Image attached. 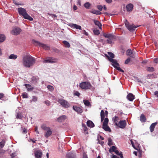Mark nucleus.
Returning <instances> with one entry per match:
<instances>
[{"instance_id": "obj_1", "label": "nucleus", "mask_w": 158, "mask_h": 158, "mask_svg": "<svg viewBox=\"0 0 158 158\" xmlns=\"http://www.w3.org/2000/svg\"><path fill=\"white\" fill-rule=\"evenodd\" d=\"M35 58L31 55L27 54L24 56L23 58V65L26 67L29 68L32 66L35 63Z\"/></svg>"}, {"instance_id": "obj_2", "label": "nucleus", "mask_w": 158, "mask_h": 158, "mask_svg": "<svg viewBox=\"0 0 158 158\" xmlns=\"http://www.w3.org/2000/svg\"><path fill=\"white\" fill-rule=\"evenodd\" d=\"M18 11L19 15L22 16L24 19L31 21L33 20V19L27 13L25 9L22 7L19 8H18Z\"/></svg>"}, {"instance_id": "obj_3", "label": "nucleus", "mask_w": 158, "mask_h": 158, "mask_svg": "<svg viewBox=\"0 0 158 158\" xmlns=\"http://www.w3.org/2000/svg\"><path fill=\"white\" fill-rule=\"evenodd\" d=\"M41 127L42 129L45 131L44 136L46 138H48L51 135L52 133V129L49 127L47 126L45 124H43Z\"/></svg>"}, {"instance_id": "obj_4", "label": "nucleus", "mask_w": 158, "mask_h": 158, "mask_svg": "<svg viewBox=\"0 0 158 158\" xmlns=\"http://www.w3.org/2000/svg\"><path fill=\"white\" fill-rule=\"evenodd\" d=\"M57 101L64 108H68L71 106L70 104L67 101L63 99H58Z\"/></svg>"}, {"instance_id": "obj_5", "label": "nucleus", "mask_w": 158, "mask_h": 158, "mask_svg": "<svg viewBox=\"0 0 158 158\" xmlns=\"http://www.w3.org/2000/svg\"><path fill=\"white\" fill-rule=\"evenodd\" d=\"M109 58V60L112 63V65L117 70L121 72H124V71L122 70L119 67V64L117 63V61L113 59Z\"/></svg>"}, {"instance_id": "obj_6", "label": "nucleus", "mask_w": 158, "mask_h": 158, "mask_svg": "<svg viewBox=\"0 0 158 158\" xmlns=\"http://www.w3.org/2000/svg\"><path fill=\"white\" fill-rule=\"evenodd\" d=\"M80 87L82 89H87L90 88L92 86L90 83L88 82H84L81 83Z\"/></svg>"}, {"instance_id": "obj_7", "label": "nucleus", "mask_w": 158, "mask_h": 158, "mask_svg": "<svg viewBox=\"0 0 158 158\" xmlns=\"http://www.w3.org/2000/svg\"><path fill=\"white\" fill-rule=\"evenodd\" d=\"M108 119L107 118H106L104 119L103 123L102 128L106 131L110 132L111 130L107 125L108 123Z\"/></svg>"}, {"instance_id": "obj_8", "label": "nucleus", "mask_w": 158, "mask_h": 158, "mask_svg": "<svg viewBox=\"0 0 158 158\" xmlns=\"http://www.w3.org/2000/svg\"><path fill=\"white\" fill-rule=\"evenodd\" d=\"M22 31L21 29L18 27H15L12 28V30L10 31V33L14 35H17L20 34Z\"/></svg>"}, {"instance_id": "obj_9", "label": "nucleus", "mask_w": 158, "mask_h": 158, "mask_svg": "<svg viewBox=\"0 0 158 158\" xmlns=\"http://www.w3.org/2000/svg\"><path fill=\"white\" fill-rule=\"evenodd\" d=\"M33 43L36 46L41 47L47 50L49 49V47L44 44H42L37 41L33 40H32Z\"/></svg>"}, {"instance_id": "obj_10", "label": "nucleus", "mask_w": 158, "mask_h": 158, "mask_svg": "<svg viewBox=\"0 0 158 158\" xmlns=\"http://www.w3.org/2000/svg\"><path fill=\"white\" fill-rule=\"evenodd\" d=\"M126 22L125 23V25L128 30L130 31H132L135 30L138 26H135L134 24L130 25L127 20H126Z\"/></svg>"}, {"instance_id": "obj_11", "label": "nucleus", "mask_w": 158, "mask_h": 158, "mask_svg": "<svg viewBox=\"0 0 158 158\" xmlns=\"http://www.w3.org/2000/svg\"><path fill=\"white\" fill-rule=\"evenodd\" d=\"M126 125V120H123L119 121L116 126H118L120 128L123 129L125 127Z\"/></svg>"}, {"instance_id": "obj_12", "label": "nucleus", "mask_w": 158, "mask_h": 158, "mask_svg": "<svg viewBox=\"0 0 158 158\" xmlns=\"http://www.w3.org/2000/svg\"><path fill=\"white\" fill-rule=\"evenodd\" d=\"M58 60L57 59L53 58L51 57H48L46 60L43 61V62L46 63H56L57 62Z\"/></svg>"}, {"instance_id": "obj_13", "label": "nucleus", "mask_w": 158, "mask_h": 158, "mask_svg": "<svg viewBox=\"0 0 158 158\" xmlns=\"http://www.w3.org/2000/svg\"><path fill=\"white\" fill-rule=\"evenodd\" d=\"M36 158H41L42 153L41 151L39 150H34V151Z\"/></svg>"}, {"instance_id": "obj_14", "label": "nucleus", "mask_w": 158, "mask_h": 158, "mask_svg": "<svg viewBox=\"0 0 158 158\" xmlns=\"http://www.w3.org/2000/svg\"><path fill=\"white\" fill-rule=\"evenodd\" d=\"M73 109L78 114H81L83 112L82 109L80 107L73 106Z\"/></svg>"}, {"instance_id": "obj_15", "label": "nucleus", "mask_w": 158, "mask_h": 158, "mask_svg": "<svg viewBox=\"0 0 158 158\" xmlns=\"http://www.w3.org/2000/svg\"><path fill=\"white\" fill-rule=\"evenodd\" d=\"M69 26L72 28H75L77 29L81 30V26L73 23H70Z\"/></svg>"}, {"instance_id": "obj_16", "label": "nucleus", "mask_w": 158, "mask_h": 158, "mask_svg": "<svg viewBox=\"0 0 158 158\" xmlns=\"http://www.w3.org/2000/svg\"><path fill=\"white\" fill-rule=\"evenodd\" d=\"M127 98L130 101H132L135 98V96L131 93H129L127 96Z\"/></svg>"}, {"instance_id": "obj_17", "label": "nucleus", "mask_w": 158, "mask_h": 158, "mask_svg": "<svg viewBox=\"0 0 158 158\" xmlns=\"http://www.w3.org/2000/svg\"><path fill=\"white\" fill-rule=\"evenodd\" d=\"M67 158H76L75 154L74 152H69L67 154Z\"/></svg>"}, {"instance_id": "obj_18", "label": "nucleus", "mask_w": 158, "mask_h": 158, "mask_svg": "<svg viewBox=\"0 0 158 158\" xmlns=\"http://www.w3.org/2000/svg\"><path fill=\"white\" fill-rule=\"evenodd\" d=\"M24 86L27 89L28 91H31L34 89V87L31 86L30 85L28 84H25Z\"/></svg>"}, {"instance_id": "obj_19", "label": "nucleus", "mask_w": 158, "mask_h": 158, "mask_svg": "<svg viewBox=\"0 0 158 158\" xmlns=\"http://www.w3.org/2000/svg\"><path fill=\"white\" fill-rule=\"evenodd\" d=\"M66 118V116L65 115H62L59 117L57 119L58 122H61L64 121Z\"/></svg>"}, {"instance_id": "obj_20", "label": "nucleus", "mask_w": 158, "mask_h": 158, "mask_svg": "<svg viewBox=\"0 0 158 158\" xmlns=\"http://www.w3.org/2000/svg\"><path fill=\"white\" fill-rule=\"evenodd\" d=\"M133 5L131 4H129L127 5L126 8L127 11H130L133 9Z\"/></svg>"}, {"instance_id": "obj_21", "label": "nucleus", "mask_w": 158, "mask_h": 158, "mask_svg": "<svg viewBox=\"0 0 158 158\" xmlns=\"http://www.w3.org/2000/svg\"><path fill=\"white\" fill-rule=\"evenodd\" d=\"M112 120L115 123V125H116L118 123V122L119 120V118L117 116H115L113 118Z\"/></svg>"}, {"instance_id": "obj_22", "label": "nucleus", "mask_w": 158, "mask_h": 158, "mask_svg": "<svg viewBox=\"0 0 158 158\" xmlns=\"http://www.w3.org/2000/svg\"><path fill=\"white\" fill-rule=\"evenodd\" d=\"M103 35L104 37H105L106 38H112V37H114V36H115L114 35L111 34H106L104 33L103 34Z\"/></svg>"}, {"instance_id": "obj_23", "label": "nucleus", "mask_w": 158, "mask_h": 158, "mask_svg": "<svg viewBox=\"0 0 158 158\" xmlns=\"http://www.w3.org/2000/svg\"><path fill=\"white\" fill-rule=\"evenodd\" d=\"M157 123L156 122L152 123L150 127V131L151 132H152L155 128V126L157 124Z\"/></svg>"}, {"instance_id": "obj_24", "label": "nucleus", "mask_w": 158, "mask_h": 158, "mask_svg": "<svg viewBox=\"0 0 158 158\" xmlns=\"http://www.w3.org/2000/svg\"><path fill=\"white\" fill-rule=\"evenodd\" d=\"M87 124L88 127H93L94 126V124L93 122L90 120H89L87 121Z\"/></svg>"}, {"instance_id": "obj_25", "label": "nucleus", "mask_w": 158, "mask_h": 158, "mask_svg": "<svg viewBox=\"0 0 158 158\" xmlns=\"http://www.w3.org/2000/svg\"><path fill=\"white\" fill-rule=\"evenodd\" d=\"M94 22L96 25L98 26L99 28L101 29L102 28V24L98 21L94 20Z\"/></svg>"}, {"instance_id": "obj_26", "label": "nucleus", "mask_w": 158, "mask_h": 158, "mask_svg": "<svg viewBox=\"0 0 158 158\" xmlns=\"http://www.w3.org/2000/svg\"><path fill=\"white\" fill-rule=\"evenodd\" d=\"M115 39V36H114V37H112V38H108L107 40V43L109 44H112Z\"/></svg>"}, {"instance_id": "obj_27", "label": "nucleus", "mask_w": 158, "mask_h": 158, "mask_svg": "<svg viewBox=\"0 0 158 158\" xmlns=\"http://www.w3.org/2000/svg\"><path fill=\"white\" fill-rule=\"evenodd\" d=\"M17 58V56L14 54H11L10 55L9 57V58L10 59L15 60Z\"/></svg>"}, {"instance_id": "obj_28", "label": "nucleus", "mask_w": 158, "mask_h": 158, "mask_svg": "<svg viewBox=\"0 0 158 158\" xmlns=\"http://www.w3.org/2000/svg\"><path fill=\"white\" fill-rule=\"evenodd\" d=\"M140 120L142 122H145L146 121V119L145 116L143 114H142L140 117Z\"/></svg>"}, {"instance_id": "obj_29", "label": "nucleus", "mask_w": 158, "mask_h": 158, "mask_svg": "<svg viewBox=\"0 0 158 158\" xmlns=\"http://www.w3.org/2000/svg\"><path fill=\"white\" fill-rule=\"evenodd\" d=\"M114 152L117 155L120 156V158H123V156L122 152H119V151L118 150H116Z\"/></svg>"}, {"instance_id": "obj_30", "label": "nucleus", "mask_w": 158, "mask_h": 158, "mask_svg": "<svg viewBox=\"0 0 158 158\" xmlns=\"http://www.w3.org/2000/svg\"><path fill=\"white\" fill-rule=\"evenodd\" d=\"M90 12L94 14L99 15H101L102 14V13L99 11L95 10H93Z\"/></svg>"}, {"instance_id": "obj_31", "label": "nucleus", "mask_w": 158, "mask_h": 158, "mask_svg": "<svg viewBox=\"0 0 158 158\" xmlns=\"http://www.w3.org/2000/svg\"><path fill=\"white\" fill-rule=\"evenodd\" d=\"M101 121L102 122L105 118V113L104 111L102 110L101 112Z\"/></svg>"}, {"instance_id": "obj_32", "label": "nucleus", "mask_w": 158, "mask_h": 158, "mask_svg": "<svg viewBox=\"0 0 158 158\" xmlns=\"http://www.w3.org/2000/svg\"><path fill=\"white\" fill-rule=\"evenodd\" d=\"M117 148L114 146H113L109 149V152L110 153H112V152H114L116 150Z\"/></svg>"}, {"instance_id": "obj_33", "label": "nucleus", "mask_w": 158, "mask_h": 158, "mask_svg": "<svg viewBox=\"0 0 158 158\" xmlns=\"http://www.w3.org/2000/svg\"><path fill=\"white\" fill-rule=\"evenodd\" d=\"M84 104L86 106H90V103L89 102L86 100H84L83 101Z\"/></svg>"}, {"instance_id": "obj_34", "label": "nucleus", "mask_w": 158, "mask_h": 158, "mask_svg": "<svg viewBox=\"0 0 158 158\" xmlns=\"http://www.w3.org/2000/svg\"><path fill=\"white\" fill-rule=\"evenodd\" d=\"M63 43L65 47L69 48L70 47V44L69 42L66 41H63Z\"/></svg>"}, {"instance_id": "obj_35", "label": "nucleus", "mask_w": 158, "mask_h": 158, "mask_svg": "<svg viewBox=\"0 0 158 158\" xmlns=\"http://www.w3.org/2000/svg\"><path fill=\"white\" fill-rule=\"evenodd\" d=\"M126 53H127V55L128 56H130L131 57H134L133 56H132L131 55V54L133 53V52L131 49H128Z\"/></svg>"}, {"instance_id": "obj_36", "label": "nucleus", "mask_w": 158, "mask_h": 158, "mask_svg": "<svg viewBox=\"0 0 158 158\" xmlns=\"http://www.w3.org/2000/svg\"><path fill=\"white\" fill-rule=\"evenodd\" d=\"M6 37L3 34L0 35V42H2L5 40Z\"/></svg>"}, {"instance_id": "obj_37", "label": "nucleus", "mask_w": 158, "mask_h": 158, "mask_svg": "<svg viewBox=\"0 0 158 158\" xmlns=\"http://www.w3.org/2000/svg\"><path fill=\"white\" fill-rule=\"evenodd\" d=\"M108 53L109 55V56H107V57L108 59H109V58H110L113 59L112 58H114V55L113 53H112L111 52H108Z\"/></svg>"}, {"instance_id": "obj_38", "label": "nucleus", "mask_w": 158, "mask_h": 158, "mask_svg": "<svg viewBox=\"0 0 158 158\" xmlns=\"http://www.w3.org/2000/svg\"><path fill=\"white\" fill-rule=\"evenodd\" d=\"M38 98L37 97L34 96L32 97V99L31 100V102H35L37 101Z\"/></svg>"}, {"instance_id": "obj_39", "label": "nucleus", "mask_w": 158, "mask_h": 158, "mask_svg": "<svg viewBox=\"0 0 158 158\" xmlns=\"http://www.w3.org/2000/svg\"><path fill=\"white\" fill-rule=\"evenodd\" d=\"M90 6V4L89 2H87L84 4V7L86 9H88Z\"/></svg>"}, {"instance_id": "obj_40", "label": "nucleus", "mask_w": 158, "mask_h": 158, "mask_svg": "<svg viewBox=\"0 0 158 158\" xmlns=\"http://www.w3.org/2000/svg\"><path fill=\"white\" fill-rule=\"evenodd\" d=\"M108 145L110 146L111 145H113V142H112V140L111 138H109L108 139Z\"/></svg>"}, {"instance_id": "obj_41", "label": "nucleus", "mask_w": 158, "mask_h": 158, "mask_svg": "<svg viewBox=\"0 0 158 158\" xmlns=\"http://www.w3.org/2000/svg\"><path fill=\"white\" fill-rule=\"evenodd\" d=\"M22 96V97L24 98H28V94L26 92L23 93Z\"/></svg>"}, {"instance_id": "obj_42", "label": "nucleus", "mask_w": 158, "mask_h": 158, "mask_svg": "<svg viewBox=\"0 0 158 158\" xmlns=\"http://www.w3.org/2000/svg\"><path fill=\"white\" fill-rule=\"evenodd\" d=\"M5 143V141L4 140H2L0 142V148H1L4 147Z\"/></svg>"}, {"instance_id": "obj_43", "label": "nucleus", "mask_w": 158, "mask_h": 158, "mask_svg": "<svg viewBox=\"0 0 158 158\" xmlns=\"http://www.w3.org/2000/svg\"><path fill=\"white\" fill-rule=\"evenodd\" d=\"M47 87L48 89L50 91H52L54 90L53 87L51 85H48L47 86Z\"/></svg>"}, {"instance_id": "obj_44", "label": "nucleus", "mask_w": 158, "mask_h": 158, "mask_svg": "<svg viewBox=\"0 0 158 158\" xmlns=\"http://www.w3.org/2000/svg\"><path fill=\"white\" fill-rule=\"evenodd\" d=\"M93 32L95 35H98L100 34L99 31L98 30L94 29L93 31Z\"/></svg>"}, {"instance_id": "obj_45", "label": "nucleus", "mask_w": 158, "mask_h": 158, "mask_svg": "<svg viewBox=\"0 0 158 158\" xmlns=\"http://www.w3.org/2000/svg\"><path fill=\"white\" fill-rule=\"evenodd\" d=\"M147 70L149 72H153L154 71V69L153 67H148L147 68Z\"/></svg>"}, {"instance_id": "obj_46", "label": "nucleus", "mask_w": 158, "mask_h": 158, "mask_svg": "<svg viewBox=\"0 0 158 158\" xmlns=\"http://www.w3.org/2000/svg\"><path fill=\"white\" fill-rule=\"evenodd\" d=\"M38 80V79L37 78H36L34 77H32V83H36L37 81Z\"/></svg>"}, {"instance_id": "obj_47", "label": "nucleus", "mask_w": 158, "mask_h": 158, "mask_svg": "<svg viewBox=\"0 0 158 158\" xmlns=\"http://www.w3.org/2000/svg\"><path fill=\"white\" fill-rule=\"evenodd\" d=\"M14 3L17 5H23V4H21L20 2H18L16 1H14Z\"/></svg>"}, {"instance_id": "obj_48", "label": "nucleus", "mask_w": 158, "mask_h": 158, "mask_svg": "<svg viewBox=\"0 0 158 158\" xmlns=\"http://www.w3.org/2000/svg\"><path fill=\"white\" fill-rule=\"evenodd\" d=\"M22 117V114L20 113H18L17 115V118L21 119Z\"/></svg>"}, {"instance_id": "obj_49", "label": "nucleus", "mask_w": 158, "mask_h": 158, "mask_svg": "<svg viewBox=\"0 0 158 158\" xmlns=\"http://www.w3.org/2000/svg\"><path fill=\"white\" fill-rule=\"evenodd\" d=\"M80 93L78 91H76L74 94V95L78 97H79L80 96Z\"/></svg>"}, {"instance_id": "obj_50", "label": "nucleus", "mask_w": 158, "mask_h": 158, "mask_svg": "<svg viewBox=\"0 0 158 158\" xmlns=\"http://www.w3.org/2000/svg\"><path fill=\"white\" fill-rule=\"evenodd\" d=\"M16 155V153L15 152L14 153H12L10 154V156L11 158H13L14 157H15Z\"/></svg>"}, {"instance_id": "obj_51", "label": "nucleus", "mask_w": 158, "mask_h": 158, "mask_svg": "<svg viewBox=\"0 0 158 158\" xmlns=\"http://www.w3.org/2000/svg\"><path fill=\"white\" fill-rule=\"evenodd\" d=\"M98 9L100 11H101L103 8V7L102 6H98L97 7Z\"/></svg>"}, {"instance_id": "obj_52", "label": "nucleus", "mask_w": 158, "mask_h": 158, "mask_svg": "<svg viewBox=\"0 0 158 158\" xmlns=\"http://www.w3.org/2000/svg\"><path fill=\"white\" fill-rule=\"evenodd\" d=\"M44 103L47 106H49L50 104V102L48 100L46 101Z\"/></svg>"}, {"instance_id": "obj_53", "label": "nucleus", "mask_w": 158, "mask_h": 158, "mask_svg": "<svg viewBox=\"0 0 158 158\" xmlns=\"http://www.w3.org/2000/svg\"><path fill=\"white\" fill-rule=\"evenodd\" d=\"M130 58H127L125 61V64H127L130 61Z\"/></svg>"}, {"instance_id": "obj_54", "label": "nucleus", "mask_w": 158, "mask_h": 158, "mask_svg": "<svg viewBox=\"0 0 158 158\" xmlns=\"http://www.w3.org/2000/svg\"><path fill=\"white\" fill-rule=\"evenodd\" d=\"M77 5L79 6H81V1L80 0H77Z\"/></svg>"}, {"instance_id": "obj_55", "label": "nucleus", "mask_w": 158, "mask_h": 158, "mask_svg": "<svg viewBox=\"0 0 158 158\" xmlns=\"http://www.w3.org/2000/svg\"><path fill=\"white\" fill-rule=\"evenodd\" d=\"M35 131L36 132V133L37 134H39V132L38 130V127H37V126L35 127Z\"/></svg>"}, {"instance_id": "obj_56", "label": "nucleus", "mask_w": 158, "mask_h": 158, "mask_svg": "<svg viewBox=\"0 0 158 158\" xmlns=\"http://www.w3.org/2000/svg\"><path fill=\"white\" fill-rule=\"evenodd\" d=\"M83 33L86 35H88V32L86 31L85 30H84L83 31Z\"/></svg>"}, {"instance_id": "obj_57", "label": "nucleus", "mask_w": 158, "mask_h": 158, "mask_svg": "<svg viewBox=\"0 0 158 158\" xmlns=\"http://www.w3.org/2000/svg\"><path fill=\"white\" fill-rule=\"evenodd\" d=\"M83 158H88L86 154L85 153L83 154Z\"/></svg>"}, {"instance_id": "obj_58", "label": "nucleus", "mask_w": 158, "mask_h": 158, "mask_svg": "<svg viewBox=\"0 0 158 158\" xmlns=\"http://www.w3.org/2000/svg\"><path fill=\"white\" fill-rule=\"evenodd\" d=\"M154 94L156 95L157 97L158 98V91H156L154 92Z\"/></svg>"}, {"instance_id": "obj_59", "label": "nucleus", "mask_w": 158, "mask_h": 158, "mask_svg": "<svg viewBox=\"0 0 158 158\" xmlns=\"http://www.w3.org/2000/svg\"><path fill=\"white\" fill-rule=\"evenodd\" d=\"M111 158H118V157L115 155H112L111 156Z\"/></svg>"}, {"instance_id": "obj_60", "label": "nucleus", "mask_w": 158, "mask_h": 158, "mask_svg": "<svg viewBox=\"0 0 158 158\" xmlns=\"http://www.w3.org/2000/svg\"><path fill=\"white\" fill-rule=\"evenodd\" d=\"M154 62L156 63H158V58L155 59H154Z\"/></svg>"}, {"instance_id": "obj_61", "label": "nucleus", "mask_w": 158, "mask_h": 158, "mask_svg": "<svg viewBox=\"0 0 158 158\" xmlns=\"http://www.w3.org/2000/svg\"><path fill=\"white\" fill-rule=\"evenodd\" d=\"M135 81L136 82H141V80H140L139 79H138V78L135 79Z\"/></svg>"}, {"instance_id": "obj_62", "label": "nucleus", "mask_w": 158, "mask_h": 158, "mask_svg": "<svg viewBox=\"0 0 158 158\" xmlns=\"http://www.w3.org/2000/svg\"><path fill=\"white\" fill-rule=\"evenodd\" d=\"M27 130L26 129H24L23 130V133H27Z\"/></svg>"}, {"instance_id": "obj_63", "label": "nucleus", "mask_w": 158, "mask_h": 158, "mask_svg": "<svg viewBox=\"0 0 158 158\" xmlns=\"http://www.w3.org/2000/svg\"><path fill=\"white\" fill-rule=\"evenodd\" d=\"M73 9L74 10H76L77 9V8L76 6L74 5L73 6Z\"/></svg>"}, {"instance_id": "obj_64", "label": "nucleus", "mask_w": 158, "mask_h": 158, "mask_svg": "<svg viewBox=\"0 0 158 158\" xmlns=\"http://www.w3.org/2000/svg\"><path fill=\"white\" fill-rule=\"evenodd\" d=\"M105 1L108 3H110L112 1V0H105Z\"/></svg>"}]
</instances>
